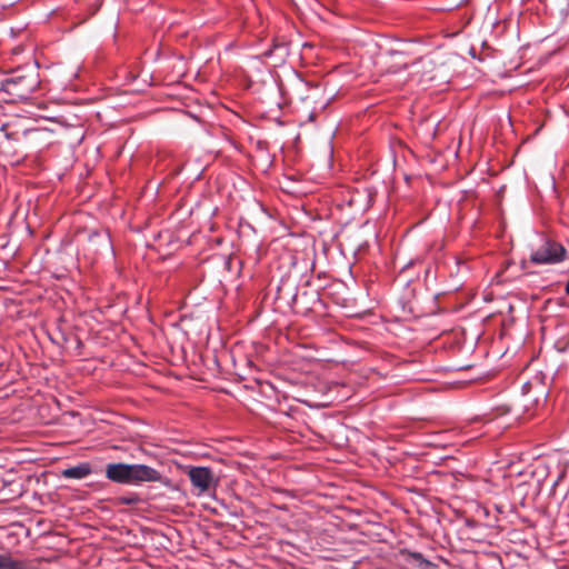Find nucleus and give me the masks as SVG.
<instances>
[{"mask_svg": "<svg viewBox=\"0 0 569 569\" xmlns=\"http://www.w3.org/2000/svg\"><path fill=\"white\" fill-rule=\"evenodd\" d=\"M106 478L116 483L138 485L160 482L161 473L154 468L141 463L112 462L106 466Z\"/></svg>", "mask_w": 569, "mask_h": 569, "instance_id": "f257e3e1", "label": "nucleus"}, {"mask_svg": "<svg viewBox=\"0 0 569 569\" xmlns=\"http://www.w3.org/2000/svg\"><path fill=\"white\" fill-rule=\"evenodd\" d=\"M3 90L19 98H27L40 86L39 74L32 70L16 73L1 81Z\"/></svg>", "mask_w": 569, "mask_h": 569, "instance_id": "f03ea898", "label": "nucleus"}, {"mask_svg": "<svg viewBox=\"0 0 569 569\" xmlns=\"http://www.w3.org/2000/svg\"><path fill=\"white\" fill-rule=\"evenodd\" d=\"M566 258L567 249L561 243L551 239H545L530 254V261L535 264L560 263Z\"/></svg>", "mask_w": 569, "mask_h": 569, "instance_id": "7ed1b4c3", "label": "nucleus"}, {"mask_svg": "<svg viewBox=\"0 0 569 569\" xmlns=\"http://www.w3.org/2000/svg\"><path fill=\"white\" fill-rule=\"evenodd\" d=\"M190 482L200 493L208 491L216 482L213 472L208 467H191L188 471Z\"/></svg>", "mask_w": 569, "mask_h": 569, "instance_id": "20e7f679", "label": "nucleus"}, {"mask_svg": "<svg viewBox=\"0 0 569 569\" xmlns=\"http://www.w3.org/2000/svg\"><path fill=\"white\" fill-rule=\"evenodd\" d=\"M399 556L408 563L417 566L419 569H429L432 563L427 560L422 553L410 551L408 549H400Z\"/></svg>", "mask_w": 569, "mask_h": 569, "instance_id": "39448f33", "label": "nucleus"}, {"mask_svg": "<svg viewBox=\"0 0 569 569\" xmlns=\"http://www.w3.org/2000/svg\"><path fill=\"white\" fill-rule=\"evenodd\" d=\"M91 473L89 463H80L62 470L61 475L68 479H83Z\"/></svg>", "mask_w": 569, "mask_h": 569, "instance_id": "423d86ee", "label": "nucleus"}, {"mask_svg": "<svg viewBox=\"0 0 569 569\" xmlns=\"http://www.w3.org/2000/svg\"><path fill=\"white\" fill-rule=\"evenodd\" d=\"M0 569H27V565L8 553H0Z\"/></svg>", "mask_w": 569, "mask_h": 569, "instance_id": "0eeeda50", "label": "nucleus"}, {"mask_svg": "<svg viewBox=\"0 0 569 569\" xmlns=\"http://www.w3.org/2000/svg\"><path fill=\"white\" fill-rule=\"evenodd\" d=\"M89 241L92 244L110 248V237L107 231H93L89 236Z\"/></svg>", "mask_w": 569, "mask_h": 569, "instance_id": "6e6552de", "label": "nucleus"}, {"mask_svg": "<svg viewBox=\"0 0 569 569\" xmlns=\"http://www.w3.org/2000/svg\"><path fill=\"white\" fill-rule=\"evenodd\" d=\"M120 500L124 505H136L139 501V498L137 496H131V497L120 498Z\"/></svg>", "mask_w": 569, "mask_h": 569, "instance_id": "1a4fd4ad", "label": "nucleus"}, {"mask_svg": "<svg viewBox=\"0 0 569 569\" xmlns=\"http://www.w3.org/2000/svg\"><path fill=\"white\" fill-rule=\"evenodd\" d=\"M497 410L499 411L498 415H506L511 411V408L508 406H501L497 408Z\"/></svg>", "mask_w": 569, "mask_h": 569, "instance_id": "9d476101", "label": "nucleus"}]
</instances>
